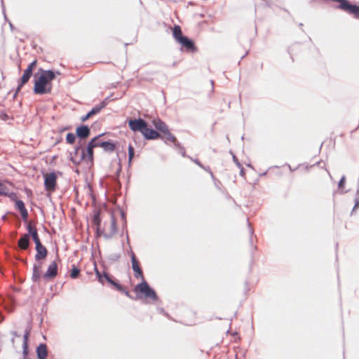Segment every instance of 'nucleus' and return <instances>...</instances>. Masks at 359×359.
<instances>
[{"instance_id": "nucleus-1", "label": "nucleus", "mask_w": 359, "mask_h": 359, "mask_svg": "<svg viewBox=\"0 0 359 359\" xmlns=\"http://www.w3.org/2000/svg\"><path fill=\"white\" fill-rule=\"evenodd\" d=\"M54 80V73L52 69L45 70L40 68L34 74L33 91L36 95L50 93L52 90L51 82Z\"/></svg>"}, {"instance_id": "nucleus-2", "label": "nucleus", "mask_w": 359, "mask_h": 359, "mask_svg": "<svg viewBox=\"0 0 359 359\" xmlns=\"http://www.w3.org/2000/svg\"><path fill=\"white\" fill-rule=\"evenodd\" d=\"M151 123L156 130L165 136V140H164L165 144L169 141L172 142L175 147H180V142L177 141L176 137L170 132L168 126L164 121L158 118H154Z\"/></svg>"}, {"instance_id": "nucleus-3", "label": "nucleus", "mask_w": 359, "mask_h": 359, "mask_svg": "<svg viewBox=\"0 0 359 359\" xmlns=\"http://www.w3.org/2000/svg\"><path fill=\"white\" fill-rule=\"evenodd\" d=\"M134 291L137 294H141L145 298L151 299L154 302H156L158 299L156 291L149 285L145 279L142 280L141 283L135 286Z\"/></svg>"}, {"instance_id": "nucleus-4", "label": "nucleus", "mask_w": 359, "mask_h": 359, "mask_svg": "<svg viewBox=\"0 0 359 359\" xmlns=\"http://www.w3.org/2000/svg\"><path fill=\"white\" fill-rule=\"evenodd\" d=\"M36 63H37V61L36 60H34V61H32L28 66L25 69V70L24 71V73L20 79V81L15 90V92L13 96V98L15 99L17 96V94L18 93V92L20 91V90L22 89V86L28 82V81L29 80V79L31 78V76H32L33 74V70L34 69V67H36Z\"/></svg>"}, {"instance_id": "nucleus-5", "label": "nucleus", "mask_w": 359, "mask_h": 359, "mask_svg": "<svg viewBox=\"0 0 359 359\" xmlns=\"http://www.w3.org/2000/svg\"><path fill=\"white\" fill-rule=\"evenodd\" d=\"M129 128L133 132H139L142 135L144 133L148 123L142 118H130L128 121Z\"/></svg>"}, {"instance_id": "nucleus-6", "label": "nucleus", "mask_w": 359, "mask_h": 359, "mask_svg": "<svg viewBox=\"0 0 359 359\" xmlns=\"http://www.w3.org/2000/svg\"><path fill=\"white\" fill-rule=\"evenodd\" d=\"M70 161L75 165L79 164L82 161L87 159L85 149L79 144L75 147L74 151L69 154Z\"/></svg>"}, {"instance_id": "nucleus-7", "label": "nucleus", "mask_w": 359, "mask_h": 359, "mask_svg": "<svg viewBox=\"0 0 359 359\" xmlns=\"http://www.w3.org/2000/svg\"><path fill=\"white\" fill-rule=\"evenodd\" d=\"M103 135H104V133L100 134L97 136L91 139L88 142V144H87L86 149H85V151H86V154L87 156V159L88 161H90V162L93 161V158H94L93 149L95 147H100V140L99 139Z\"/></svg>"}, {"instance_id": "nucleus-8", "label": "nucleus", "mask_w": 359, "mask_h": 359, "mask_svg": "<svg viewBox=\"0 0 359 359\" xmlns=\"http://www.w3.org/2000/svg\"><path fill=\"white\" fill-rule=\"evenodd\" d=\"M44 187L46 190L53 191L57 186V175L55 172L48 174H43Z\"/></svg>"}, {"instance_id": "nucleus-9", "label": "nucleus", "mask_w": 359, "mask_h": 359, "mask_svg": "<svg viewBox=\"0 0 359 359\" xmlns=\"http://www.w3.org/2000/svg\"><path fill=\"white\" fill-rule=\"evenodd\" d=\"M161 133L156 128L153 129L149 127V125L147 124V126L146 127L142 135L146 140H154L157 139L163 140V136L161 135Z\"/></svg>"}, {"instance_id": "nucleus-10", "label": "nucleus", "mask_w": 359, "mask_h": 359, "mask_svg": "<svg viewBox=\"0 0 359 359\" xmlns=\"http://www.w3.org/2000/svg\"><path fill=\"white\" fill-rule=\"evenodd\" d=\"M108 99L109 97H107L104 100L102 101L99 104L93 107L85 116L81 118V121H86L91 116L98 114L103 108L107 106V100Z\"/></svg>"}, {"instance_id": "nucleus-11", "label": "nucleus", "mask_w": 359, "mask_h": 359, "mask_svg": "<svg viewBox=\"0 0 359 359\" xmlns=\"http://www.w3.org/2000/svg\"><path fill=\"white\" fill-rule=\"evenodd\" d=\"M177 43H179L188 52L194 53L197 50L194 41L187 36L180 38Z\"/></svg>"}, {"instance_id": "nucleus-12", "label": "nucleus", "mask_w": 359, "mask_h": 359, "mask_svg": "<svg viewBox=\"0 0 359 359\" xmlns=\"http://www.w3.org/2000/svg\"><path fill=\"white\" fill-rule=\"evenodd\" d=\"M131 252V264H132V269L134 272V276L136 278H141L142 280L144 279L143 276V272L140 266V264L138 260L137 259L134 252L133 251Z\"/></svg>"}, {"instance_id": "nucleus-13", "label": "nucleus", "mask_w": 359, "mask_h": 359, "mask_svg": "<svg viewBox=\"0 0 359 359\" xmlns=\"http://www.w3.org/2000/svg\"><path fill=\"white\" fill-rule=\"evenodd\" d=\"M57 264L55 261H53L48 266L46 271L43 275V278L47 280H52L57 276Z\"/></svg>"}, {"instance_id": "nucleus-14", "label": "nucleus", "mask_w": 359, "mask_h": 359, "mask_svg": "<svg viewBox=\"0 0 359 359\" xmlns=\"http://www.w3.org/2000/svg\"><path fill=\"white\" fill-rule=\"evenodd\" d=\"M90 135V129L87 125H81L76 129V135L80 140H86Z\"/></svg>"}, {"instance_id": "nucleus-15", "label": "nucleus", "mask_w": 359, "mask_h": 359, "mask_svg": "<svg viewBox=\"0 0 359 359\" xmlns=\"http://www.w3.org/2000/svg\"><path fill=\"white\" fill-rule=\"evenodd\" d=\"M35 250L36 251L34 257L36 261L39 262L46 258L48 250L42 243L35 245Z\"/></svg>"}, {"instance_id": "nucleus-16", "label": "nucleus", "mask_w": 359, "mask_h": 359, "mask_svg": "<svg viewBox=\"0 0 359 359\" xmlns=\"http://www.w3.org/2000/svg\"><path fill=\"white\" fill-rule=\"evenodd\" d=\"M30 244V238L28 235H22L18 242V248L22 250H27Z\"/></svg>"}, {"instance_id": "nucleus-17", "label": "nucleus", "mask_w": 359, "mask_h": 359, "mask_svg": "<svg viewBox=\"0 0 359 359\" xmlns=\"http://www.w3.org/2000/svg\"><path fill=\"white\" fill-rule=\"evenodd\" d=\"M100 147H102L104 151L113 152L116 148V144L111 140L100 141Z\"/></svg>"}, {"instance_id": "nucleus-18", "label": "nucleus", "mask_w": 359, "mask_h": 359, "mask_svg": "<svg viewBox=\"0 0 359 359\" xmlns=\"http://www.w3.org/2000/svg\"><path fill=\"white\" fill-rule=\"evenodd\" d=\"M103 276L104 278V280L107 281V283L114 286L116 290H120L121 284L117 280L114 279L112 276L106 271H103Z\"/></svg>"}, {"instance_id": "nucleus-19", "label": "nucleus", "mask_w": 359, "mask_h": 359, "mask_svg": "<svg viewBox=\"0 0 359 359\" xmlns=\"http://www.w3.org/2000/svg\"><path fill=\"white\" fill-rule=\"evenodd\" d=\"M41 264H34L33 266V271H32V280L34 283H37L40 280L41 278Z\"/></svg>"}, {"instance_id": "nucleus-20", "label": "nucleus", "mask_w": 359, "mask_h": 359, "mask_svg": "<svg viewBox=\"0 0 359 359\" xmlns=\"http://www.w3.org/2000/svg\"><path fill=\"white\" fill-rule=\"evenodd\" d=\"M38 359H46L48 355L46 346L41 344L36 348Z\"/></svg>"}, {"instance_id": "nucleus-21", "label": "nucleus", "mask_w": 359, "mask_h": 359, "mask_svg": "<svg viewBox=\"0 0 359 359\" xmlns=\"http://www.w3.org/2000/svg\"><path fill=\"white\" fill-rule=\"evenodd\" d=\"M102 222L101 210H96L94 212L92 223L96 226H100Z\"/></svg>"}, {"instance_id": "nucleus-22", "label": "nucleus", "mask_w": 359, "mask_h": 359, "mask_svg": "<svg viewBox=\"0 0 359 359\" xmlns=\"http://www.w3.org/2000/svg\"><path fill=\"white\" fill-rule=\"evenodd\" d=\"M29 331H26L22 338V348L24 355H27L28 353V339H29Z\"/></svg>"}, {"instance_id": "nucleus-23", "label": "nucleus", "mask_w": 359, "mask_h": 359, "mask_svg": "<svg viewBox=\"0 0 359 359\" xmlns=\"http://www.w3.org/2000/svg\"><path fill=\"white\" fill-rule=\"evenodd\" d=\"M0 196L11 197V196H15V194L10 193L8 188L0 181Z\"/></svg>"}, {"instance_id": "nucleus-24", "label": "nucleus", "mask_w": 359, "mask_h": 359, "mask_svg": "<svg viewBox=\"0 0 359 359\" xmlns=\"http://www.w3.org/2000/svg\"><path fill=\"white\" fill-rule=\"evenodd\" d=\"M172 36L174 39L178 41L179 39L183 37L184 35L182 34V32L180 26L175 25L172 29Z\"/></svg>"}, {"instance_id": "nucleus-25", "label": "nucleus", "mask_w": 359, "mask_h": 359, "mask_svg": "<svg viewBox=\"0 0 359 359\" xmlns=\"http://www.w3.org/2000/svg\"><path fill=\"white\" fill-rule=\"evenodd\" d=\"M80 275V269L75 265L73 264L70 272V277L73 279L77 278Z\"/></svg>"}, {"instance_id": "nucleus-26", "label": "nucleus", "mask_w": 359, "mask_h": 359, "mask_svg": "<svg viewBox=\"0 0 359 359\" xmlns=\"http://www.w3.org/2000/svg\"><path fill=\"white\" fill-rule=\"evenodd\" d=\"M116 231H117L116 220L115 217L113 215H111L110 232L114 235L116 233Z\"/></svg>"}, {"instance_id": "nucleus-27", "label": "nucleus", "mask_w": 359, "mask_h": 359, "mask_svg": "<svg viewBox=\"0 0 359 359\" xmlns=\"http://www.w3.org/2000/svg\"><path fill=\"white\" fill-rule=\"evenodd\" d=\"M135 156V149L130 144L128 146V166L131 165L132 160Z\"/></svg>"}, {"instance_id": "nucleus-28", "label": "nucleus", "mask_w": 359, "mask_h": 359, "mask_svg": "<svg viewBox=\"0 0 359 359\" xmlns=\"http://www.w3.org/2000/svg\"><path fill=\"white\" fill-rule=\"evenodd\" d=\"M76 134H74L72 133H69L66 135V141L69 144H73L75 142L76 140Z\"/></svg>"}, {"instance_id": "nucleus-29", "label": "nucleus", "mask_w": 359, "mask_h": 359, "mask_svg": "<svg viewBox=\"0 0 359 359\" xmlns=\"http://www.w3.org/2000/svg\"><path fill=\"white\" fill-rule=\"evenodd\" d=\"M15 207L19 210V212L25 208V203L22 200H15Z\"/></svg>"}, {"instance_id": "nucleus-30", "label": "nucleus", "mask_w": 359, "mask_h": 359, "mask_svg": "<svg viewBox=\"0 0 359 359\" xmlns=\"http://www.w3.org/2000/svg\"><path fill=\"white\" fill-rule=\"evenodd\" d=\"M345 182H346V177L344 175H343L341 179L339 180V182H338V189L339 190H341V193H344L343 191V189L345 187Z\"/></svg>"}, {"instance_id": "nucleus-31", "label": "nucleus", "mask_w": 359, "mask_h": 359, "mask_svg": "<svg viewBox=\"0 0 359 359\" xmlns=\"http://www.w3.org/2000/svg\"><path fill=\"white\" fill-rule=\"evenodd\" d=\"M118 291L121 292V293L126 294L128 297L130 298L131 299H137V297H133V296L130 295V292L128 291L123 286H122L121 285V288L120 290H117Z\"/></svg>"}, {"instance_id": "nucleus-32", "label": "nucleus", "mask_w": 359, "mask_h": 359, "mask_svg": "<svg viewBox=\"0 0 359 359\" xmlns=\"http://www.w3.org/2000/svg\"><path fill=\"white\" fill-rule=\"evenodd\" d=\"M121 257L120 253H112L108 256V259L111 262H116Z\"/></svg>"}, {"instance_id": "nucleus-33", "label": "nucleus", "mask_w": 359, "mask_h": 359, "mask_svg": "<svg viewBox=\"0 0 359 359\" xmlns=\"http://www.w3.org/2000/svg\"><path fill=\"white\" fill-rule=\"evenodd\" d=\"M27 233H25L24 235H28V236L30 238V236L32 235H33L34 233H37V230L36 229V228L34 227H32L31 225L28 224L27 226Z\"/></svg>"}, {"instance_id": "nucleus-34", "label": "nucleus", "mask_w": 359, "mask_h": 359, "mask_svg": "<svg viewBox=\"0 0 359 359\" xmlns=\"http://www.w3.org/2000/svg\"><path fill=\"white\" fill-rule=\"evenodd\" d=\"M95 275H96V277H97L98 281L103 284V281L104 279V278L103 276V272L100 273L96 266L95 267Z\"/></svg>"}, {"instance_id": "nucleus-35", "label": "nucleus", "mask_w": 359, "mask_h": 359, "mask_svg": "<svg viewBox=\"0 0 359 359\" xmlns=\"http://www.w3.org/2000/svg\"><path fill=\"white\" fill-rule=\"evenodd\" d=\"M31 237L34 241L35 245L41 244L38 233H34L33 235L31 236Z\"/></svg>"}, {"instance_id": "nucleus-36", "label": "nucleus", "mask_w": 359, "mask_h": 359, "mask_svg": "<svg viewBox=\"0 0 359 359\" xmlns=\"http://www.w3.org/2000/svg\"><path fill=\"white\" fill-rule=\"evenodd\" d=\"M20 213L23 221L26 222L28 219V212L26 208L24 210L20 211Z\"/></svg>"}, {"instance_id": "nucleus-37", "label": "nucleus", "mask_w": 359, "mask_h": 359, "mask_svg": "<svg viewBox=\"0 0 359 359\" xmlns=\"http://www.w3.org/2000/svg\"><path fill=\"white\" fill-rule=\"evenodd\" d=\"M202 169H203L204 170H205L206 172H208V173H210V176H211V178L212 180H216V178L215 177L212 172L211 171V169L210 167H205L203 165V168H201Z\"/></svg>"}, {"instance_id": "nucleus-38", "label": "nucleus", "mask_w": 359, "mask_h": 359, "mask_svg": "<svg viewBox=\"0 0 359 359\" xmlns=\"http://www.w3.org/2000/svg\"><path fill=\"white\" fill-rule=\"evenodd\" d=\"M175 147L179 149L181 155L183 157H186L187 156L186 152H185V149L180 144V147Z\"/></svg>"}, {"instance_id": "nucleus-39", "label": "nucleus", "mask_w": 359, "mask_h": 359, "mask_svg": "<svg viewBox=\"0 0 359 359\" xmlns=\"http://www.w3.org/2000/svg\"><path fill=\"white\" fill-rule=\"evenodd\" d=\"M230 153L232 154V158H233V162L236 163V165H237V167H241V163L239 162L238 159L236 158V156L232 153L231 151H230Z\"/></svg>"}, {"instance_id": "nucleus-40", "label": "nucleus", "mask_w": 359, "mask_h": 359, "mask_svg": "<svg viewBox=\"0 0 359 359\" xmlns=\"http://www.w3.org/2000/svg\"><path fill=\"white\" fill-rule=\"evenodd\" d=\"M102 236L106 240H109L114 236V234H112L111 232L110 233L102 232Z\"/></svg>"}, {"instance_id": "nucleus-41", "label": "nucleus", "mask_w": 359, "mask_h": 359, "mask_svg": "<svg viewBox=\"0 0 359 359\" xmlns=\"http://www.w3.org/2000/svg\"><path fill=\"white\" fill-rule=\"evenodd\" d=\"M102 232H104V230L101 229L100 226H96V231H95L96 237L102 236Z\"/></svg>"}, {"instance_id": "nucleus-42", "label": "nucleus", "mask_w": 359, "mask_h": 359, "mask_svg": "<svg viewBox=\"0 0 359 359\" xmlns=\"http://www.w3.org/2000/svg\"><path fill=\"white\" fill-rule=\"evenodd\" d=\"M9 303H10V305H7L6 304L4 306V307L6 308V309L8 311H12V309L13 307V301L11 299H9Z\"/></svg>"}, {"instance_id": "nucleus-43", "label": "nucleus", "mask_w": 359, "mask_h": 359, "mask_svg": "<svg viewBox=\"0 0 359 359\" xmlns=\"http://www.w3.org/2000/svg\"><path fill=\"white\" fill-rule=\"evenodd\" d=\"M120 213H121V219L123 220V222L124 223V225L126 226V213L124 212V211L123 210H120Z\"/></svg>"}, {"instance_id": "nucleus-44", "label": "nucleus", "mask_w": 359, "mask_h": 359, "mask_svg": "<svg viewBox=\"0 0 359 359\" xmlns=\"http://www.w3.org/2000/svg\"><path fill=\"white\" fill-rule=\"evenodd\" d=\"M190 159L194 161L196 165H198L200 168H203V165L199 161L197 158H192L190 157Z\"/></svg>"}, {"instance_id": "nucleus-45", "label": "nucleus", "mask_w": 359, "mask_h": 359, "mask_svg": "<svg viewBox=\"0 0 359 359\" xmlns=\"http://www.w3.org/2000/svg\"><path fill=\"white\" fill-rule=\"evenodd\" d=\"M359 207V201L355 200V204L352 209V213Z\"/></svg>"}, {"instance_id": "nucleus-46", "label": "nucleus", "mask_w": 359, "mask_h": 359, "mask_svg": "<svg viewBox=\"0 0 359 359\" xmlns=\"http://www.w3.org/2000/svg\"><path fill=\"white\" fill-rule=\"evenodd\" d=\"M121 171V161L119 160V161H118V169L116 170V174H117L118 176L119 175V173H120Z\"/></svg>"}, {"instance_id": "nucleus-47", "label": "nucleus", "mask_w": 359, "mask_h": 359, "mask_svg": "<svg viewBox=\"0 0 359 359\" xmlns=\"http://www.w3.org/2000/svg\"><path fill=\"white\" fill-rule=\"evenodd\" d=\"M240 168V175L243 176L245 175L244 168L241 165V167H238Z\"/></svg>"}, {"instance_id": "nucleus-48", "label": "nucleus", "mask_w": 359, "mask_h": 359, "mask_svg": "<svg viewBox=\"0 0 359 359\" xmlns=\"http://www.w3.org/2000/svg\"><path fill=\"white\" fill-rule=\"evenodd\" d=\"M248 226H249V231H250V236H252V235L254 233V231L252 229V228L250 226V224L248 222Z\"/></svg>"}, {"instance_id": "nucleus-49", "label": "nucleus", "mask_w": 359, "mask_h": 359, "mask_svg": "<svg viewBox=\"0 0 359 359\" xmlns=\"http://www.w3.org/2000/svg\"><path fill=\"white\" fill-rule=\"evenodd\" d=\"M53 72L54 73V79L56 78L57 75H60V74H61L59 71L53 70Z\"/></svg>"}, {"instance_id": "nucleus-50", "label": "nucleus", "mask_w": 359, "mask_h": 359, "mask_svg": "<svg viewBox=\"0 0 359 359\" xmlns=\"http://www.w3.org/2000/svg\"><path fill=\"white\" fill-rule=\"evenodd\" d=\"M355 200L359 201V185H358V189H357L356 197H355Z\"/></svg>"}, {"instance_id": "nucleus-51", "label": "nucleus", "mask_w": 359, "mask_h": 359, "mask_svg": "<svg viewBox=\"0 0 359 359\" xmlns=\"http://www.w3.org/2000/svg\"><path fill=\"white\" fill-rule=\"evenodd\" d=\"M287 166H288V168H289V169H290V170L291 172H293V171H294V170L297 169V168H294H294H292L290 165H287Z\"/></svg>"}, {"instance_id": "nucleus-52", "label": "nucleus", "mask_w": 359, "mask_h": 359, "mask_svg": "<svg viewBox=\"0 0 359 359\" xmlns=\"http://www.w3.org/2000/svg\"><path fill=\"white\" fill-rule=\"evenodd\" d=\"M213 182H214L215 186L218 188L217 183H219V182L217 179H216V180H213Z\"/></svg>"}, {"instance_id": "nucleus-53", "label": "nucleus", "mask_w": 359, "mask_h": 359, "mask_svg": "<svg viewBox=\"0 0 359 359\" xmlns=\"http://www.w3.org/2000/svg\"><path fill=\"white\" fill-rule=\"evenodd\" d=\"M15 197H16V196H15H15H11V197H10V198H11V200H13V201H15Z\"/></svg>"}, {"instance_id": "nucleus-54", "label": "nucleus", "mask_w": 359, "mask_h": 359, "mask_svg": "<svg viewBox=\"0 0 359 359\" xmlns=\"http://www.w3.org/2000/svg\"><path fill=\"white\" fill-rule=\"evenodd\" d=\"M126 241H127V243L129 245L130 244V241H129V237H128V235H127Z\"/></svg>"}, {"instance_id": "nucleus-55", "label": "nucleus", "mask_w": 359, "mask_h": 359, "mask_svg": "<svg viewBox=\"0 0 359 359\" xmlns=\"http://www.w3.org/2000/svg\"><path fill=\"white\" fill-rule=\"evenodd\" d=\"M6 215H4L1 217V219H4H4H6Z\"/></svg>"}, {"instance_id": "nucleus-56", "label": "nucleus", "mask_w": 359, "mask_h": 359, "mask_svg": "<svg viewBox=\"0 0 359 359\" xmlns=\"http://www.w3.org/2000/svg\"><path fill=\"white\" fill-rule=\"evenodd\" d=\"M12 343H13V344H15V338H13V339H12Z\"/></svg>"}, {"instance_id": "nucleus-57", "label": "nucleus", "mask_w": 359, "mask_h": 359, "mask_svg": "<svg viewBox=\"0 0 359 359\" xmlns=\"http://www.w3.org/2000/svg\"><path fill=\"white\" fill-rule=\"evenodd\" d=\"M14 335H15V337L16 338H20V335L16 334L15 333H14Z\"/></svg>"}, {"instance_id": "nucleus-58", "label": "nucleus", "mask_w": 359, "mask_h": 359, "mask_svg": "<svg viewBox=\"0 0 359 359\" xmlns=\"http://www.w3.org/2000/svg\"><path fill=\"white\" fill-rule=\"evenodd\" d=\"M246 55H248V52H246V53H245V54L243 56H242L241 59H243V57H245Z\"/></svg>"}, {"instance_id": "nucleus-59", "label": "nucleus", "mask_w": 359, "mask_h": 359, "mask_svg": "<svg viewBox=\"0 0 359 359\" xmlns=\"http://www.w3.org/2000/svg\"><path fill=\"white\" fill-rule=\"evenodd\" d=\"M266 174V172H264L262 174H261V175H265Z\"/></svg>"}, {"instance_id": "nucleus-60", "label": "nucleus", "mask_w": 359, "mask_h": 359, "mask_svg": "<svg viewBox=\"0 0 359 359\" xmlns=\"http://www.w3.org/2000/svg\"><path fill=\"white\" fill-rule=\"evenodd\" d=\"M299 27H302V26H303V24H302V23H299Z\"/></svg>"}, {"instance_id": "nucleus-61", "label": "nucleus", "mask_w": 359, "mask_h": 359, "mask_svg": "<svg viewBox=\"0 0 359 359\" xmlns=\"http://www.w3.org/2000/svg\"><path fill=\"white\" fill-rule=\"evenodd\" d=\"M10 27L11 29H13V25L10 22Z\"/></svg>"}, {"instance_id": "nucleus-62", "label": "nucleus", "mask_w": 359, "mask_h": 359, "mask_svg": "<svg viewBox=\"0 0 359 359\" xmlns=\"http://www.w3.org/2000/svg\"><path fill=\"white\" fill-rule=\"evenodd\" d=\"M250 243H252V237L250 238Z\"/></svg>"}, {"instance_id": "nucleus-63", "label": "nucleus", "mask_w": 359, "mask_h": 359, "mask_svg": "<svg viewBox=\"0 0 359 359\" xmlns=\"http://www.w3.org/2000/svg\"><path fill=\"white\" fill-rule=\"evenodd\" d=\"M5 116L7 117V114H5L4 116H3V118H5Z\"/></svg>"}, {"instance_id": "nucleus-64", "label": "nucleus", "mask_w": 359, "mask_h": 359, "mask_svg": "<svg viewBox=\"0 0 359 359\" xmlns=\"http://www.w3.org/2000/svg\"><path fill=\"white\" fill-rule=\"evenodd\" d=\"M5 116L7 117V114H5L4 116H3V118H5Z\"/></svg>"}]
</instances>
